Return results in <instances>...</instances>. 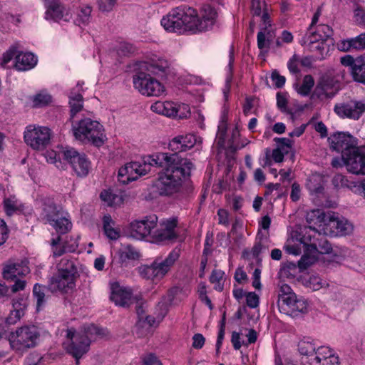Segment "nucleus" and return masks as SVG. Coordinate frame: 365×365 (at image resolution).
Segmentation results:
<instances>
[{
    "label": "nucleus",
    "instance_id": "aec40b11",
    "mask_svg": "<svg viewBox=\"0 0 365 365\" xmlns=\"http://www.w3.org/2000/svg\"><path fill=\"white\" fill-rule=\"evenodd\" d=\"M311 365H339L340 361L334 350L327 346L317 347L316 355L310 359Z\"/></svg>",
    "mask_w": 365,
    "mask_h": 365
},
{
    "label": "nucleus",
    "instance_id": "c03bdc74",
    "mask_svg": "<svg viewBox=\"0 0 365 365\" xmlns=\"http://www.w3.org/2000/svg\"><path fill=\"white\" fill-rule=\"evenodd\" d=\"M272 34L268 31H259L257 34V46L260 50H266L269 48V42L272 40Z\"/></svg>",
    "mask_w": 365,
    "mask_h": 365
},
{
    "label": "nucleus",
    "instance_id": "a878e982",
    "mask_svg": "<svg viewBox=\"0 0 365 365\" xmlns=\"http://www.w3.org/2000/svg\"><path fill=\"white\" fill-rule=\"evenodd\" d=\"M62 212L60 209H58L52 199L45 198L42 200L41 211L39 216L45 223L50 224L53 222L54 219L58 218V216Z\"/></svg>",
    "mask_w": 365,
    "mask_h": 365
},
{
    "label": "nucleus",
    "instance_id": "6e6552de",
    "mask_svg": "<svg viewBox=\"0 0 365 365\" xmlns=\"http://www.w3.org/2000/svg\"><path fill=\"white\" fill-rule=\"evenodd\" d=\"M39 336V331L35 326H23L15 331L6 334L11 347L16 351L34 347L38 343Z\"/></svg>",
    "mask_w": 365,
    "mask_h": 365
},
{
    "label": "nucleus",
    "instance_id": "a18cd8bd",
    "mask_svg": "<svg viewBox=\"0 0 365 365\" xmlns=\"http://www.w3.org/2000/svg\"><path fill=\"white\" fill-rule=\"evenodd\" d=\"M51 96L46 91H41L34 96L33 103L35 107H43L51 102Z\"/></svg>",
    "mask_w": 365,
    "mask_h": 365
},
{
    "label": "nucleus",
    "instance_id": "338daca9",
    "mask_svg": "<svg viewBox=\"0 0 365 365\" xmlns=\"http://www.w3.org/2000/svg\"><path fill=\"white\" fill-rule=\"evenodd\" d=\"M355 21L358 25L365 27V11L361 8H357L354 11Z\"/></svg>",
    "mask_w": 365,
    "mask_h": 365
},
{
    "label": "nucleus",
    "instance_id": "7ed1b4c3",
    "mask_svg": "<svg viewBox=\"0 0 365 365\" xmlns=\"http://www.w3.org/2000/svg\"><path fill=\"white\" fill-rule=\"evenodd\" d=\"M169 63L167 60L159 58L150 63H144L141 70L133 77L134 88L142 95L147 96H159L165 92L164 86L152 77L163 76L167 72Z\"/></svg>",
    "mask_w": 365,
    "mask_h": 365
},
{
    "label": "nucleus",
    "instance_id": "c756f323",
    "mask_svg": "<svg viewBox=\"0 0 365 365\" xmlns=\"http://www.w3.org/2000/svg\"><path fill=\"white\" fill-rule=\"evenodd\" d=\"M61 238L58 236L56 238H53L51 241V246L52 248V252L54 257H59L63 255L66 252H73L78 247V243L75 240L71 246H68L66 243L63 246L61 245Z\"/></svg>",
    "mask_w": 365,
    "mask_h": 365
},
{
    "label": "nucleus",
    "instance_id": "864d4df0",
    "mask_svg": "<svg viewBox=\"0 0 365 365\" xmlns=\"http://www.w3.org/2000/svg\"><path fill=\"white\" fill-rule=\"evenodd\" d=\"M135 331L136 335L141 338L150 334L152 331V329L149 328V325L145 326V324H143L142 322L138 321L135 324Z\"/></svg>",
    "mask_w": 365,
    "mask_h": 365
},
{
    "label": "nucleus",
    "instance_id": "0eeeda50",
    "mask_svg": "<svg viewBox=\"0 0 365 365\" xmlns=\"http://www.w3.org/2000/svg\"><path fill=\"white\" fill-rule=\"evenodd\" d=\"M179 257V250H173L165 259L158 257L150 265L141 267L140 274L143 278L159 280L168 272Z\"/></svg>",
    "mask_w": 365,
    "mask_h": 365
},
{
    "label": "nucleus",
    "instance_id": "ddd939ff",
    "mask_svg": "<svg viewBox=\"0 0 365 365\" xmlns=\"http://www.w3.org/2000/svg\"><path fill=\"white\" fill-rule=\"evenodd\" d=\"M277 305L281 313L297 317L308 312V302L302 297L298 298L296 294L284 296L278 299Z\"/></svg>",
    "mask_w": 365,
    "mask_h": 365
},
{
    "label": "nucleus",
    "instance_id": "9d476101",
    "mask_svg": "<svg viewBox=\"0 0 365 365\" xmlns=\"http://www.w3.org/2000/svg\"><path fill=\"white\" fill-rule=\"evenodd\" d=\"M153 155L143 158L142 162H131L121 167L118 170V180L123 184L137 180L151 170Z\"/></svg>",
    "mask_w": 365,
    "mask_h": 365
},
{
    "label": "nucleus",
    "instance_id": "f03ea898",
    "mask_svg": "<svg viewBox=\"0 0 365 365\" xmlns=\"http://www.w3.org/2000/svg\"><path fill=\"white\" fill-rule=\"evenodd\" d=\"M215 10L210 5H205L200 17L193 8L181 6L173 9L161 19V25L170 32L182 33L190 31L193 33L210 29L215 22Z\"/></svg>",
    "mask_w": 365,
    "mask_h": 365
},
{
    "label": "nucleus",
    "instance_id": "ea45409f",
    "mask_svg": "<svg viewBox=\"0 0 365 365\" xmlns=\"http://www.w3.org/2000/svg\"><path fill=\"white\" fill-rule=\"evenodd\" d=\"M91 11L92 8L90 6H81L77 11L76 23L79 26L88 24L91 19Z\"/></svg>",
    "mask_w": 365,
    "mask_h": 365
},
{
    "label": "nucleus",
    "instance_id": "58836bf2",
    "mask_svg": "<svg viewBox=\"0 0 365 365\" xmlns=\"http://www.w3.org/2000/svg\"><path fill=\"white\" fill-rule=\"evenodd\" d=\"M306 245L304 254L302 256L298 262V266L300 269H306L309 266L312 265L318 259V255L315 253L308 251V245Z\"/></svg>",
    "mask_w": 365,
    "mask_h": 365
},
{
    "label": "nucleus",
    "instance_id": "f704fd0d",
    "mask_svg": "<svg viewBox=\"0 0 365 365\" xmlns=\"http://www.w3.org/2000/svg\"><path fill=\"white\" fill-rule=\"evenodd\" d=\"M317 346L310 339H303L298 343V351L301 355L309 356L313 354L316 355Z\"/></svg>",
    "mask_w": 365,
    "mask_h": 365
},
{
    "label": "nucleus",
    "instance_id": "8fccbe9b",
    "mask_svg": "<svg viewBox=\"0 0 365 365\" xmlns=\"http://www.w3.org/2000/svg\"><path fill=\"white\" fill-rule=\"evenodd\" d=\"M348 46H352L353 49L362 50L365 48V33L361 34L354 38L349 39L346 43Z\"/></svg>",
    "mask_w": 365,
    "mask_h": 365
},
{
    "label": "nucleus",
    "instance_id": "37998d69",
    "mask_svg": "<svg viewBox=\"0 0 365 365\" xmlns=\"http://www.w3.org/2000/svg\"><path fill=\"white\" fill-rule=\"evenodd\" d=\"M225 272L220 269H214L210 277V282L214 284V289L218 292L223 290L224 286L222 283Z\"/></svg>",
    "mask_w": 365,
    "mask_h": 365
},
{
    "label": "nucleus",
    "instance_id": "6e6d98bb",
    "mask_svg": "<svg viewBox=\"0 0 365 365\" xmlns=\"http://www.w3.org/2000/svg\"><path fill=\"white\" fill-rule=\"evenodd\" d=\"M314 31L319 33V35L320 36L319 37L326 38L327 40H328L333 34L332 29L327 24H320L317 26Z\"/></svg>",
    "mask_w": 365,
    "mask_h": 365
},
{
    "label": "nucleus",
    "instance_id": "2eb2a0df",
    "mask_svg": "<svg viewBox=\"0 0 365 365\" xmlns=\"http://www.w3.org/2000/svg\"><path fill=\"white\" fill-rule=\"evenodd\" d=\"M334 111L341 118L358 120L365 112V101H343L335 104Z\"/></svg>",
    "mask_w": 365,
    "mask_h": 365
},
{
    "label": "nucleus",
    "instance_id": "5701e85b",
    "mask_svg": "<svg viewBox=\"0 0 365 365\" xmlns=\"http://www.w3.org/2000/svg\"><path fill=\"white\" fill-rule=\"evenodd\" d=\"M196 142V137L192 134L178 135L170 140L168 148L174 153L173 154L178 155L179 153L185 152L193 148Z\"/></svg>",
    "mask_w": 365,
    "mask_h": 365
},
{
    "label": "nucleus",
    "instance_id": "603ef678",
    "mask_svg": "<svg viewBox=\"0 0 365 365\" xmlns=\"http://www.w3.org/2000/svg\"><path fill=\"white\" fill-rule=\"evenodd\" d=\"M118 0H96L98 9L102 12H110L115 7Z\"/></svg>",
    "mask_w": 365,
    "mask_h": 365
},
{
    "label": "nucleus",
    "instance_id": "bb28decb",
    "mask_svg": "<svg viewBox=\"0 0 365 365\" xmlns=\"http://www.w3.org/2000/svg\"><path fill=\"white\" fill-rule=\"evenodd\" d=\"M2 205L7 216H12L14 214L24 210L23 203L14 195H4Z\"/></svg>",
    "mask_w": 365,
    "mask_h": 365
},
{
    "label": "nucleus",
    "instance_id": "bf43d9fd",
    "mask_svg": "<svg viewBox=\"0 0 365 365\" xmlns=\"http://www.w3.org/2000/svg\"><path fill=\"white\" fill-rule=\"evenodd\" d=\"M9 234V230L5 221L0 218V246L4 245Z\"/></svg>",
    "mask_w": 365,
    "mask_h": 365
},
{
    "label": "nucleus",
    "instance_id": "774afa93",
    "mask_svg": "<svg viewBox=\"0 0 365 365\" xmlns=\"http://www.w3.org/2000/svg\"><path fill=\"white\" fill-rule=\"evenodd\" d=\"M205 339L201 334H195L192 336V347L196 349L202 348L205 344Z\"/></svg>",
    "mask_w": 365,
    "mask_h": 365
},
{
    "label": "nucleus",
    "instance_id": "a211bd4d",
    "mask_svg": "<svg viewBox=\"0 0 365 365\" xmlns=\"http://www.w3.org/2000/svg\"><path fill=\"white\" fill-rule=\"evenodd\" d=\"M176 227L177 221L175 220H168L162 223L159 227L153 230L151 234V241L158 244L174 241L178 237V234L175 232Z\"/></svg>",
    "mask_w": 365,
    "mask_h": 365
},
{
    "label": "nucleus",
    "instance_id": "5fc2aeb1",
    "mask_svg": "<svg viewBox=\"0 0 365 365\" xmlns=\"http://www.w3.org/2000/svg\"><path fill=\"white\" fill-rule=\"evenodd\" d=\"M299 65H300L299 56L294 54L287 63V67L289 72L292 73V74L299 73L300 72Z\"/></svg>",
    "mask_w": 365,
    "mask_h": 365
},
{
    "label": "nucleus",
    "instance_id": "f257e3e1",
    "mask_svg": "<svg viewBox=\"0 0 365 365\" xmlns=\"http://www.w3.org/2000/svg\"><path fill=\"white\" fill-rule=\"evenodd\" d=\"M153 167L163 168L153 182L155 192L162 196H170L180 192L194 165L179 155L160 153L153 155Z\"/></svg>",
    "mask_w": 365,
    "mask_h": 365
},
{
    "label": "nucleus",
    "instance_id": "69168bd1",
    "mask_svg": "<svg viewBox=\"0 0 365 365\" xmlns=\"http://www.w3.org/2000/svg\"><path fill=\"white\" fill-rule=\"evenodd\" d=\"M264 6V2L261 0H252V11L254 16H259L262 14V8Z\"/></svg>",
    "mask_w": 365,
    "mask_h": 365
},
{
    "label": "nucleus",
    "instance_id": "49530a36",
    "mask_svg": "<svg viewBox=\"0 0 365 365\" xmlns=\"http://www.w3.org/2000/svg\"><path fill=\"white\" fill-rule=\"evenodd\" d=\"M234 48L233 46L230 47V51H229V63H228V68H229V75L227 77L226 79V84H225V88L224 89V94L225 98L227 97V93H229L230 88V82L232 81V68H233V63H234Z\"/></svg>",
    "mask_w": 365,
    "mask_h": 365
},
{
    "label": "nucleus",
    "instance_id": "4d7b16f0",
    "mask_svg": "<svg viewBox=\"0 0 365 365\" xmlns=\"http://www.w3.org/2000/svg\"><path fill=\"white\" fill-rule=\"evenodd\" d=\"M225 315H223L222 319L221 321L220 330L218 332L217 339L216 342V351L217 353L220 351V349L222 346V341L225 336Z\"/></svg>",
    "mask_w": 365,
    "mask_h": 365
},
{
    "label": "nucleus",
    "instance_id": "2f4dec72",
    "mask_svg": "<svg viewBox=\"0 0 365 365\" xmlns=\"http://www.w3.org/2000/svg\"><path fill=\"white\" fill-rule=\"evenodd\" d=\"M77 91H79V88H77ZM68 103L71 108V119H72L74 118L76 113H78L83 109V96L78 92L71 91L68 96Z\"/></svg>",
    "mask_w": 365,
    "mask_h": 365
},
{
    "label": "nucleus",
    "instance_id": "473e14b6",
    "mask_svg": "<svg viewBox=\"0 0 365 365\" xmlns=\"http://www.w3.org/2000/svg\"><path fill=\"white\" fill-rule=\"evenodd\" d=\"M351 74L355 81L365 83V62L363 58H358L351 68Z\"/></svg>",
    "mask_w": 365,
    "mask_h": 365
},
{
    "label": "nucleus",
    "instance_id": "4be33fe9",
    "mask_svg": "<svg viewBox=\"0 0 365 365\" xmlns=\"http://www.w3.org/2000/svg\"><path fill=\"white\" fill-rule=\"evenodd\" d=\"M29 271L26 261H9L4 267L3 277L6 279L15 280L18 276H25Z\"/></svg>",
    "mask_w": 365,
    "mask_h": 365
},
{
    "label": "nucleus",
    "instance_id": "412c9836",
    "mask_svg": "<svg viewBox=\"0 0 365 365\" xmlns=\"http://www.w3.org/2000/svg\"><path fill=\"white\" fill-rule=\"evenodd\" d=\"M343 161L350 173L365 175V155L359 152L358 148L344 158Z\"/></svg>",
    "mask_w": 365,
    "mask_h": 365
},
{
    "label": "nucleus",
    "instance_id": "393cba45",
    "mask_svg": "<svg viewBox=\"0 0 365 365\" xmlns=\"http://www.w3.org/2000/svg\"><path fill=\"white\" fill-rule=\"evenodd\" d=\"M327 225L333 232L340 236L350 235L354 230V226L349 220L339 216H330Z\"/></svg>",
    "mask_w": 365,
    "mask_h": 365
},
{
    "label": "nucleus",
    "instance_id": "e433bc0d",
    "mask_svg": "<svg viewBox=\"0 0 365 365\" xmlns=\"http://www.w3.org/2000/svg\"><path fill=\"white\" fill-rule=\"evenodd\" d=\"M48 289V287L36 284L33 288V295L36 301V309L39 311L46 304V290Z\"/></svg>",
    "mask_w": 365,
    "mask_h": 365
},
{
    "label": "nucleus",
    "instance_id": "79ce46f5",
    "mask_svg": "<svg viewBox=\"0 0 365 365\" xmlns=\"http://www.w3.org/2000/svg\"><path fill=\"white\" fill-rule=\"evenodd\" d=\"M27 306L26 299L24 298H19L16 300H14L13 302V310L11 312V317L14 316V317L19 320L21 317L24 315V311Z\"/></svg>",
    "mask_w": 365,
    "mask_h": 365
},
{
    "label": "nucleus",
    "instance_id": "39448f33",
    "mask_svg": "<svg viewBox=\"0 0 365 365\" xmlns=\"http://www.w3.org/2000/svg\"><path fill=\"white\" fill-rule=\"evenodd\" d=\"M78 277L74 261L64 257L57 264V272L49 279L48 289L52 293L67 294L75 289Z\"/></svg>",
    "mask_w": 365,
    "mask_h": 365
},
{
    "label": "nucleus",
    "instance_id": "f8f14e48",
    "mask_svg": "<svg viewBox=\"0 0 365 365\" xmlns=\"http://www.w3.org/2000/svg\"><path fill=\"white\" fill-rule=\"evenodd\" d=\"M25 143L32 149L41 150L50 143L51 130L47 127L29 125L24 133Z\"/></svg>",
    "mask_w": 365,
    "mask_h": 365
},
{
    "label": "nucleus",
    "instance_id": "c9c22d12",
    "mask_svg": "<svg viewBox=\"0 0 365 365\" xmlns=\"http://www.w3.org/2000/svg\"><path fill=\"white\" fill-rule=\"evenodd\" d=\"M314 86V78L311 75H306L303 78L302 83L301 84H295V89L299 95L302 96H307L310 93Z\"/></svg>",
    "mask_w": 365,
    "mask_h": 365
},
{
    "label": "nucleus",
    "instance_id": "13d9d810",
    "mask_svg": "<svg viewBox=\"0 0 365 365\" xmlns=\"http://www.w3.org/2000/svg\"><path fill=\"white\" fill-rule=\"evenodd\" d=\"M16 48L14 46H11L9 50H7L2 56L1 65L3 67H6L7 63H9L14 56H16Z\"/></svg>",
    "mask_w": 365,
    "mask_h": 365
},
{
    "label": "nucleus",
    "instance_id": "6ab92c4d",
    "mask_svg": "<svg viewBox=\"0 0 365 365\" xmlns=\"http://www.w3.org/2000/svg\"><path fill=\"white\" fill-rule=\"evenodd\" d=\"M45 19L58 22L61 20L68 21L71 15L59 0H45Z\"/></svg>",
    "mask_w": 365,
    "mask_h": 365
},
{
    "label": "nucleus",
    "instance_id": "423d86ee",
    "mask_svg": "<svg viewBox=\"0 0 365 365\" xmlns=\"http://www.w3.org/2000/svg\"><path fill=\"white\" fill-rule=\"evenodd\" d=\"M72 130L75 138L80 141L91 143L96 146H101L104 143V130L98 121L85 118L73 124Z\"/></svg>",
    "mask_w": 365,
    "mask_h": 365
},
{
    "label": "nucleus",
    "instance_id": "f3484780",
    "mask_svg": "<svg viewBox=\"0 0 365 365\" xmlns=\"http://www.w3.org/2000/svg\"><path fill=\"white\" fill-rule=\"evenodd\" d=\"M345 74L344 69L336 68V76L338 78L334 79L329 76L322 78L316 87V92L319 96H333L339 89V78L344 79Z\"/></svg>",
    "mask_w": 365,
    "mask_h": 365
},
{
    "label": "nucleus",
    "instance_id": "a19ab883",
    "mask_svg": "<svg viewBox=\"0 0 365 365\" xmlns=\"http://www.w3.org/2000/svg\"><path fill=\"white\" fill-rule=\"evenodd\" d=\"M319 36V33H317L311 29V28H309L306 35L299 41V43L302 46L313 45L317 42H324L327 41L326 38H321Z\"/></svg>",
    "mask_w": 365,
    "mask_h": 365
},
{
    "label": "nucleus",
    "instance_id": "b1692460",
    "mask_svg": "<svg viewBox=\"0 0 365 365\" xmlns=\"http://www.w3.org/2000/svg\"><path fill=\"white\" fill-rule=\"evenodd\" d=\"M110 299L115 305L126 307L132 303V292L130 289L114 283L111 287Z\"/></svg>",
    "mask_w": 365,
    "mask_h": 365
},
{
    "label": "nucleus",
    "instance_id": "72a5a7b5",
    "mask_svg": "<svg viewBox=\"0 0 365 365\" xmlns=\"http://www.w3.org/2000/svg\"><path fill=\"white\" fill-rule=\"evenodd\" d=\"M307 187L312 195L322 194L324 190L322 177L319 175L310 176L307 182Z\"/></svg>",
    "mask_w": 365,
    "mask_h": 365
},
{
    "label": "nucleus",
    "instance_id": "7c9ffc66",
    "mask_svg": "<svg viewBox=\"0 0 365 365\" xmlns=\"http://www.w3.org/2000/svg\"><path fill=\"white\" fill-rule=\"evenodd\" d=\"M58 235H63L71 230L72 223L71 220L62 212L54 219L53 222L49 224Z\"/></svg>",
    "mask_w": 365,
    "mask_h": 365
},
{
    "label": "nucleus",
    "instance_id": "3c124183",
    "mask_svg": "<svg viewBox=\"0 0 365 365\" xmlns=\"http://www.w3.org/2000/svg\"><path fill=\"white\" fill-rule=\"evenodd\" d=\"M175 111L176 114H175L174 117L180 119L187 118L190 115V108L187 104H175Z\"/></svg>",
    "mask_w": 365,
    "mask_h": 365
},
{
    "label": "nucleus",
    "instance_id": "4c0bfd02",
    "mask_svg": "<svg viewBox=\"0 0 365 365\" xmlns=\"http://www.w3.org/2000/svg\"><path fill=\"white\" fill-rule=\"evenodd\" d=\"M103 221L106 235L110 240H117L120 237V232L113 227L114 222L111 217L110 215H105Z\"/></svg>",
    "mask_w": 365,
    "mask_h": 365
},
{
    "label": "nucleus",
    "instance_id": "c85d7f7f",
    "mask_svg": "<svg viewBox=\"0 0 365 365\" xmlns=\"http://www.w3.org/2000/svg\"><path fill=\"white\" fill-rule=\"evenodd\" d=\"M119 263L121 266H126L130 260L138 259L140 254L133 246L128 245L122 247L117 252Z\"/></svg>",
    "mask_w": 365,
    "mask_h": 365
},
{
    "label": "nucleus",
    "instance_id": "dca6fc26",
    "mask_svg": "<svg viewBox=\"0 0 365 365\" xmlns=\"http://www.w3.org/2000/svg\"><path fill=\"white\" fill-rule=\"evenodd\" d=\"M157 222L156 215L147 216L140 220H135L130 224V234L137 240H143L147 236L151 237Z\"/></svg>",
    "mask_w": 365,
    "mask_h": 365
},
{
    "label": "nucleus",
    "instance_id": "20e7f679",
    "mask_svg": "<svg viewBox=\"0 0 365 365\" xmlns=\"http://www.w3.org/2000/svg\"><path fill=\"white\" fill-rule=\"evenodd\" d=\"M102 334V330L93 324L84 326L78 331L73 328L68 329L63 346L66 352L75 358L76 364L78 365L80 359L88 351L91 341Z\"/></svg>",
    "mask_w": 365,
    "mask_h": 365
},
{
    "label": "nucleus",
    "instance_id": "9b49d317",
    "mask_svg": "<svg viewBox=\"0 0 365 365\" xmlns=\"http://www.w3.org/2000/svg\"><path fill=\"white\" fill-rule=\"evenodd\" d=\"M59 158H63L72 167L78 176H86L91 169V162L83 153H78L71 147H61L58 150Z\"/></svg>",
    "mask_w": 365,
    "mask_h": 365
},
{
    "label": "nucleus",
    "instance_id": "de8ad7c7",
    "mask_svg": "<svg viewBox=\"0 0 365 365\" xmlns=\"http://www.w3.org/2000/svg\"><path fill=\"white\" fill-rule=\"evenodd\" d=\"M325 221V215L320 210H314L308 212L307 215V222L312 226L311 224L321 223Z\"/></svg>",
    "mask_w": 365,
    "mask_h": 365
},
{
    "label": "nucleus",
    "instance_id": "09e8293b",
    "mask_svg": "<svg viewBox=\"0 0 365 365\" xmlns=\"http://www.w3.org/2000/svg\"><path fill=\"white\" fill-rule=\"evenodd\" d=\"M324 282L317 275H312L306 281L305 285L307 287L313 291L319 290L323 287Z\"/></svg>",
    "mask_w": 365,
    "mask_h": 365
},
{
    "label": "nucleus",
    "instance_id": "1a4fd4ad",
    "mask_svg": "<svg viewBox=\"0 0 365 365\" xmlns=\"http://www.w3.org/2000/svg\"><path fill=\"white\" fill-rule=\"evenodd\" d=\"M300 235V241L304 245H308V251L317 255L331 252V245L314 227L305 226L301 230Z\"/></svg>",
    "mask_w": 365,
    "mask_h": 365
},
{
    "label": "nucleus",
    "instance_id": "4468645a",
    "mask_svg": "<svg viewBox=\"0 0 365 365\" xmlns=\"http://www.w3.org/2000/svg\"><path fill=\"white\" fill-rule=\"evenodd\" d=\"M328 141L331 149L341 153L342 159L358 148L357 140L344 132L334 133L328 138Z\"/></svg>",
    "mask_w": 365,
    "mask_h": 365
},
{
    "label": "nucleus",
    "instance_id": "0e129e2a",
    "mask_svg": "<svg viewBox=\"0 0 365 365\" xmlns=\"http://www.w3.org/2000/svg\"><path fill=\"white\" fill-rule=\"evenodd\" d=\"M274 141L277 144V148L284 150L285 153L289 152V149L290 148V140L286 138H275Z\"/></svg>",
    "mask_w": 365,
    "mask_h": 365
},
{
    "label": "nucleus",
    "instance_id": "e2e57ef3",
    "mask_svg": "<svg viewBox=\"0 0 365 365\" xmlns=\"http://www.w3.org/2000/svg\"><path fill=\"white\" fill-rule=\"evenodd\" d=\"M332 183L336 187H348V180L345 176L341 174H336L332 179Z\"/></svg>",
    "mask_w": 365,
    "mask_h": 365
},
{
    "label": "nucleus",
    "instance_id": "052dcab7",
    "mask_svg": "<svg viewBox=\"0 0 365 365\" xmlns=\"http://www.w3.org/2000/svg\"><path fill=\"white\" fill-rule=\"evenodd\" d=\"M271 79L274 85L278 88H282L285 83L286 78L284 76H281L277 71H272L271 74Z\"/></svg>",
    "mask_w": 365,
    "mask_h": 365
},
{
    "label": "nucleus",
    "instance_id": "cd10ccee",
    "mask_svg": "<svg viewBox=\"0 0 365 365\" xmlns=\"http://www.w3.org/2000/svg\"><path fill=\"white\" fill-rule=\"evenodd\" d=\"M37 63V58L32 53H20L16 55L15 68L19 71H25L34 68Z\"/></svg>",
    "mask_w": 365,
    "mask_h": 365
},
{
    "label": "nucleus",
    "instance_id": "680f3d73",
    "mask_svg": "<svg viewBox=\"0 0 365 365\" xmlns=\"http://www.w3.org/2000/svg\"><path fill=\"white\" fill-rule=\"evenodd\" d=\"M247 305L250 308H256L259 305V297L255 292H248L246 294Z\"/></svg>",
    "mask_w": 365,
    "mask_h": 365
}]
</instances>
